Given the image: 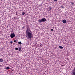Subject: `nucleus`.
I'll return each instance as SVG.
<instances>
[{
	"instance_id": "20",
	"label": "nucleus",
	"mask_w": 75,
	"mask_h": 75,
	"mask_svg": "<svg viewBox=\"0 0 75 75\" xmlns=\"http://www.w3.org/2000/svg\"><path fill=\"white\" fill-rule=\"evenodd\" d=\"M12 71H14V70H12Z\"/></svg>"
},
{
	"instance_id": "7",
	"label": "nucleus",
	"mask_w": 75,
	"mask_h": 75,
	"mask_svg": "<svg viewBox=\"0 0 75 75\" xmlns=\"http://www.w3.org/2000/svg\"><path fill=\"white\" fill-rule=\"evenodd\" d=\"M3 59H0V62H3Z\"/></svg>"
},
{
	"instance_id": "12",
	"label": "nucleus",
	"mask_w": 75,
	"mask_h": 75,
	"mask_svg": "<svg viewBox=\"0 0 75 75\" xmlns=\"http://www.w3.org/2000/svg\"><path fill=\"white\" fill-rule=\"evenodd\" d=\"M48 9H49L50 11L51 10V7H49V8Z\"/></svg>"
},
{
	"instance_id": "5",
	"label": "nucleus",
	"mask_w": 75,
	"mask_h": 75,
	"mask_svg": "<svg viewBox=\"0 0 75 75\" xmlns=\"http://www.w3.org/2000/svg\"><path fill=\"white\" fill-rule=\"evenodd\" d=\"M62 22L63 23H67V21L65 20H64L62 21Z\"/></svg>"
},
{
	"instance_id": "8",
	"label": "nucleus",
	"mask_w": 75,
	"mask_h": 75,
	"mask_svg": "<svg viewBox=\"0 0 75 75\" xmlns=\"http://www.w3.org/2000/svg\"><path fill=\"white\" fill-rule=\"evenodd\" d=\"M59 48H60V49H63V47L60 46H59Z\"/></svg>"
},
{
	"instance_id": "19",
	"label": "nucleus",
	"mask_w": 75,
	"mask_h": 75,
	"mask_svg": "<svg viewBox=\"0 0 75 75\" xmlns=\"http://www.w3.org/2000/svg\"><path fill=\"white\" fill-rule=\"evenodd\" d=\"M62 8H64V7H63L62 6Z\"/></svg>"
},
{
	"instance_id": "3",
	"label": "nucleus",
	"mask_w": 75,
	"mask_h": 75,
	"mask_svg": "<svg viewBox=\"0 0 75 75\" xmlns=\"http://www.w3.org/2000/svg\"><path fill=\"white\" fill-rule=\"evenodd\" d=\"M10 36L11 38H14V37L16 36V35H15L14 33H11Z\"/></svg>"
},
{
	"instance_id": "1",
	"label": "nucleus",
	"mask_w": 75,
	"mask_h": 75,
	"mask_svg": "<svg viewBox=\"0 0 75 75\" xmlns=\"http://www.w3.org/2000/svg\"><path fill=\"white\" fill-rule=\"evenodd\" d=\"M25 33L26 34V35L27 36L28 38H32L33 33H32V32L30 30V28H27Z\"/></svg>"
},
{
	"instance_id": "21",
	"label": "nucleus",
	"mask_w": 75,
	"mask_h": 75,
	"mask_svg": "<svg viewBox=\"0 0 75 75\" xmlns=\"http://www.w3.org/2000/svg\"><path fill=\"white\" fill-rule=\"evenodd\" d=\"M41 45H40V46H41Z\"/></svg>"
},
{
	"instance_id": "10",
	"label": "nucleus",
	"mask_w": 75,
	"mask_h": 75,
	"mask_svg": "<svg viewBox=\"0 0 75 75\" xmlns=\"http://www.w3.org/2000/svg\"><path fill=\"white\" fill-rule=\"evenodd\" d=\"M10 69V68L9 67H7L6 68V69Z\"/></svg>"
},
{
	"instance_id": "2",
	"label": "nucleus",
	"mask_w": 75,
	"mask_h": 75,
	"mask_svg": "<svg viewBox=\"0 0 75 75\" xmlns=\"http://www.w3.org/2000/svg\"><path fill=\"white\" fill-rule=\"evenodd\" d=\"M47 19L45 18H42L41 19H39V21L40 23H42V22H45Z\"/></svg>"
},
{
	"instance_id": "17",
	"label": "nucleus",
	"mask_w": 75,
	"mask_h": 75,
	"mask_svg": "<svg viewBox=\"0 0 75 75\" xmlns=\"http://www.w3.org/2000/svg\"><path fill=\"white\" fill-rule=\"evenodd\" d=\"M71 3L72 4H73V5L74 4V3H73L72 2H71Z\"/></svg>"
},
{
	"instance_id": "18",
	"label": "nucleus",
	"mask_w": 75,
	"mask_h": 75,
	"mask_svg": "<svg viewBox=\"0 0 75 75\" xmlns=\"http://www.w3.org/2000/svg\"><path fill=\"white\" fill-rule=\"evenodd\" d=\"M54 1H57V0H54Z\"/></svg>"
},
{
	"instance_id": "15",
	"label": "nucleus",
	"mask_w": 75,
	"mask_h": 75,
	"mask_svg": "<svg viewBox=\"0 0 75 75\" xmlns=\"http://www.w3.org/2000/svg\"><path fill=\"white\" fill-rule=\"evenodd\" d=\"M10 44H13V42L12 41H11L10 42Z\"/></svg>"
},
{
	"instance_id": "6",
	"label": "nucleus",
	"mask_w": 75,
	"mask_h": 75,
	"mask_svg": "<svg viewBox=\"0 0 75 75\" xmlns=\"http://www.w3.org/2000/svg\"><path fill=\"white\" fill-rule=\"evenodd\" d=\"M21 49V47H18V51H20Z\"/></svg>"
},
{
	"instance_id": "16",
	"label": "nucleus",
	"mask_w": 75,
	"mask_h": 75,
	"mask_svg": "<svg viewBox=\"0 0 75 75\" xmlns=\"http://www.w3.org/2000/svg\"><path fill=\"white\" fill-rule=\"evenodd\" d=\"M51 31H54V30H53V29H51Z\"/></svg>"
},
{
	"instance_id": "14",
	"label": "nucleus",
	"mask_w": 75,
	"mask_h": 75,
	"mask_svg": "<svg viewBox=\"0 0 75 75\" xmlns=\"http://www.w3.org/2000/svg\"><path fill=\"white\" fill-rule=\"evenodd\" d=\"M13 42H16V40H14Z\"/></svg>"
},
{
	"instance_id": "11",
	"label": "nucleus",
	"mask_w": 75,
	"mask_h": 75,
	"mask_svg": "<svg viewBox=\"0 0 75 75\" xmlns=\"http://www.w3.org/2000/svg\"><path fill=\"white\" fill-rule=\"evenodd\" d=\"M22 15L23 16V15H24V14H25V12H22Z\"/></svg>"
},
{
	"instance_id": "4",
	"label": "nucleus",
	"mask_w": 75,
	"mask_h": 75,
	"mask_svg": "<svg viewBox=\"0 0 75 75\" xmlns=\"http://www.w3.org/2000/svg\"><path fill=\"white\" fill-rule=\"evenodd\" d=\"M72 75H75V68L72 71V73H71Z\"/></svg>"
},
{
	"instance_id": "13",
	"label": "nucleus",
	"mask_w": 75,
	"mask_h": 75,
	"mask_svg": "<svg viewBox=\"0 0 75 75\" xmlns=\"http://www.w3.org/2000/svg\"><path fill=\"white\" fill-rule=\"evenodd\" d=\"M15 49L16 50H18V48H15Z\"/></svg>"
},
{
	"instance_id": "9",
	"label": "nucleus",
	"mask_w": 75,
	"mask_h": 75,
	"mask_svg": "<svg viewBox=\"0 0 75 75\" xmlns=\"http://www.w3.org/2000/svg\"><path fill=\"white\" fill-rule=\"evenodd\" d=\"M18 44H20V45H21V44H22L21 43V42H18Z\"/></svg>"
}]
</instances>
